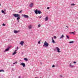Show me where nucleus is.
<instances>
[{"label":"nucleus","mask_w":78,"mask_h":78,"mask_svg":"<svg viewBox=\"0 0 78 78\" xmlns=\"http://www.w3.org/2000/svg\"><path fill=\"white\" fill-rule=\"evenodd\" d=\"M13 16H14L15 17H17V20H19L20 18V15L18 14H13Z\"/></svg>","instance_id":"f257e3e1"},{"label":"nucleus","mask_w":78,"mask_h":78,"mask_svg":"<svg viewBox=\"0 0 78 78\" xmlns=\"http://www.w3.org/2000/svg\"><path fill=\"white\" fill-rule=\"evenodd\" d=\"M49 45V44H48V43L46 41H45L44 43V45L43 46V47H44V46H45L46 47H48Z\"/></svg>","instance_id":"f03ea898"},{"label":"nucleus","mask_w":78,"mask_h":78,"mask_svg":"<svg viewBox=\"0 0 78 78\" xmlns=\"http://www.w3.org/2000/svg\"><path fill=\"white\" fill-rule=\"evenodd\" d=\"M11 48V46H8V48L6 49L4 51V52H5V51H8V50H9V48Z\"/></svg>","instance_id":"7ed1b4c3"},{"label":"nucleus","mask_w":78,"mask_h":78,"mask_svg":"<svg viewBox=\"0 0 78 78\" xmlns=\"http://www.w3.org/2000/svg\"><path fill=\"white\" fill-rule=\"evenodd\" d=\"M22 16L23 17H24L25 18H27V19L29 18V16L28 15H22Z\"/></svg>","instance_id":"20e7f679"},{"label":"nucleus","mask_w":78,"mask_h":78,"mask_svg":"<svg viewBox=\"0 0 78 78\" xmlns=\"http://www.w3.org/2000/svg\"><path fill=\"white\" fill-rule=\"evenodd\" d=\"M56 48L57 49L58 53H60V52H61V51H59L60 50V49L59 48L56 47Z\"/></svg>","instance_id":"39448f33"},{"label":"nucleus","mask_w":78,"mask_h":78,"mask_svg":"<svg viewBox=\"0 0 78 78\" xmlns=\"http://www.w3.org/2000/svg\"><path fill=\"white\" fill-rule=\"evenodd\" d=\"M20 65L21 66H23V67H25V64L23 62L21 63Z\"/></svg>","instance_id":"423d86ee"},{"label":"nucleus","mask_w":78,"mask_h":78,"mask_svg":"<svg viewBox=\"0 0 78 78\" xmlns=\"http://www.w3.org/2000/svg\"><path fill=\"white\" fill-rule=\"evenodd\" d=\"M19 32H20V30H14V33H19Z\"/></svg>","instance_id":"0eeeda50"},{"label":"nucleus","mask_w":78,"mask_h":78,"mask_svg":"<svg viewBox=\"0 0 78 78\" xmlns=\"http://www.w3.org/2000/svg\"><path fill=\"white\" fill-rule=\"evenodd\" d=\"M34 12L36 14H37L38 13V10L37 9L36 10H34Z\"/></svg>","instance_id":"6e6552de"},{"label":"nucleus","mask_w":78,"mask_h":78,"mask_svg":"<svg viewBox=\"0 0 78 78\" xmlns=\"http://www.w3.org/2000/svg\"><path fill=\"white\" fill-rule=\"evenodd\" d=\"M33 3H31V4H30L29 5V6L30 7V8H32L33 7Z\"/></svg>","instance_id":"1a4fd4ad"},{"label":"nucleus","mask_w":78,"mask_h":78,"mask_svg":"<svg viewBox=\"0 0 78 78\" xmlns=\"http://www.w3.org/2000/svg\"><path fill=\"white\" fill-rule=\"evenodd\" d=\"M52 39V42L53 44H55V43H56V42L55 41V40H53V37H51Z\"/></svg>","instance_id":"9d476101"},{"label":"nucleus","mask_w":78,"mask_h":78,"mask_svg":"<svg viewBox=\"0 0 78 78\" xmlns=\"http://www.w3.org/2000/svg\"><path fill=\"white\" fill-rule=\"evenodd\" d=\"M23 44H24V41H21L20 43V44L21 45H23Z\"/></svg>","instance_id":"9b49d317"},{"label":"nucleus","mask_w":78,"mask_h":78,"mask_svg":"<svg viewBox=\"0 0 78 78\" xmlns=\"http://www.w3.org/2000/svg\"><path fill=\"white\" fill-rule=\"evenodd\" d=\"M69 67H71V68H73L74 66L73 65H72V63H70L69 64Z\"/></svg>","instance_id":"f8f14e48"},{"label":"nucleus","mask_w":78,"mask_h":78,"mask_svg":"<svg viewBox=\"0 0 78 78\" xmlns=\"http://www.w3.org/2000/svg\"><path fill=\"white\" fill-rule=\"evenodd\" d=\"M41 13H42V12H41V11L38 10V14H41Z\"/></svg>","instance_id":"ddd939ff"},{"label":"nucleus","mask_w":78,"mask_h":78,"mask_svg":"<svg viewBox=\"0 0 78 78\" xmlns=\"http://www.w3.org/2000/svg\"><path fill=\"white\" fill-rule=\"evenodd\" d=\"M75 33V32H70L69 33V34H73L74 35H75V34L74 33Z\"/></svg>","instance_id":"4468645a"},{"label":"nucleus","mask_w":78,"mask_h":78,"mask_svg":"<svg viewBox=\"0 0 78 78\" xmlns=\"http://www.w3.org/2000/svg\"><path fill=\"white\" fill-rule=\"evenodd\" d=\"M16 53H17V52L15 51L14 52V53L12 54V55H16Z\"/></svg>","instance_id":"2eb2a0df"},{"label":"nucleus","mask_w":78,"mask_h":78,"mask_svg":"<svg viewBox=\"0 0 78 78\" xmlns=\"http://www.w3.org/2000/svg\"><path fill=\"white\" fill-rule=\"evenodd\" d=\"M24 59L25 61H28V60L27 58H25Z\"/></svg>","instance_id":"dca6fc26"},{"label":"nucleus","mask_w":78,"mask_h":78,"mask_svg":"<svg viewBox=\"0 0 78 78\" xmlns=\"http://www.w3.org/2000/svg\"><path fill=\"white\" fill-rule=\"evenodd\" d=\"M64 35L63 34H62L61 36V37H60V39H62V38H63V37H64Z\"/></svg>","instance_id":"f3484780"},{"label":"nucleus","mask_w":78,"mask_h":78,"mask_svg":"<svg viewBox=\"0 0 78 78\" xmlns=\"http://www.w3.org/2000/svg\"><path fill=\"white\" fill-rule=\"evenodd\" d=\"M45 19V20L46 21H47V20H48V16L46 17Z\"/></svg>","instance_id":"a211bd4d"},{"label":"nucleus","mask_w":78,"mask_h":78,"mask_svg":"<svg viewBox=\"0 0 78 78\" xmlns=\"http://www.w3.org/2000/svg\"><path fill=\"white\" fill-rule=\"evenodd\" d=\"M1 12L2 13H4V14H5V11L3 10H2Z\"/></svg>","instance_id":"6ab92c4d"},{"label":"nucleus","mask_w":78,"mask_h":78,"mask_svg":"<svg viewBox=\"0 0 78 78\" xmlns=\"http://www.w3.org/2000/svg\"><path fill=\"white\" fill-rule=\"evenodd\" d=\"M4 72V70L3 69L0 70V72Z\"/></svg>","instance_id":"aec40b11"},{"label":"nucleus","mask_w":78,"mask_h":78,"mask_svg":"<svg viewBox=\"0 0 78 78\" xmlns=\"http://www.w3.org/2000/svg\"><path fill=\"white\" fill-rule=\"evenodd\" d=\"M71 6H75V5L74 3L71 4L70 5Z\"/></svg>","instance_id":"412c9836"},{"label":"nucleus","mask_w":78,"mask_h":78,"mask_svg":"<svg viewBox=\"0 0 78 78\" xmlns=\"http://www.w3.org/2000/svg\"><path fill=\"white\" fill-rule=\"evenodd\" d=\"M41 40H40L38 42V43L39 44H41Z\"/></svg>","instance_id":"4be33fe9"},{"label":"nucleus","mask_w":78,"mask_h":78,"mask_svg":"<svg viewBox=\"0 0 78 78\" xmlns=\"http://www.w3.org/2000/svg\"><path fill=\"white\" fill-rule=\"evenodd\" d=\"M74 41H70L69 42V44H72L73 43Z\"/></svg>","instance_id":"5701e85b"},{"label":"nucleus","mask_w":78,"mask_h":78,"mask_svg":"<svg viewBox=\"0 0 78 78\" xmlns=\"http://www.w3.org/2000/svg\"><path fill=\"white\" fill-rule=\"evenodd\" d=\"M29 29H31V26L30 25L29 26Z\"/></svg>","instance_id":"b1692460"},{"label":"nucleus","mask_w":78,"mask_h":78,"mask_svg":"<svg viewBox=\"0 0 78 78\" xmlns=\"http://www.w3.org/2000/svg\"><path fill=\"white\" fill-rule=\"evenodd\" d=\"M17 62H15L13 63V64H17Z\"/></svg>","instance_id":"393cba45"},{"label":"nucleus","mask_w":78,"mask_h":78,"mask_svg":"<svg viewBox=\"0 0 78 78\" xmlns=\"http://www.w3.org/2000/svg\"><path fill=\"white\" fill-rule=\"evenodd\" d=\"M66 37L67 38V39H69V37L68 35H66Z\"/></svg>","instance_id":"a878e982"},{"label":"nucleus","mask_w":78,"mask_h":78,"mask_svg":"<svg viewBox=\"0 0 78 78\" xmlns=\"http://www.w3.org/2000/svg\"><path fill=\"white\" fill-rule=\"evenodd\" d=\"M22 12V10H21L19 12V13H21Z\"/></svg>","instance_id":"bb28decb"},{"label":"nucleus","mask_w":78,"mask_h":78,"mask_svg":"<svg viewBox=\"0 0 78 78\" xmlns=\"http://www.w3.org/2000/svg\"><path fill=\"white\" fill-rule=\"evenodd\" d=\"M38 27H41V24H39L38 25Z\"/></svg>","instance_id":"cd10ccee"},{"label":"nucleus","mask_w":78,"mask_h":78,"mask_svg":"<svg viewBox=\"0 0 78 78\" xmlns=\"http://www.w3.org/2000/svg\"><path fill=\"white\" fill-rule=\"evenodd\" d=\"M5 25H5V24L4 23H3L2 24V26H5Z\"/></svg>","instance_id":"c85d7f7f"},{"label":"nucleus","mask_w":78,"mask_h":78,"mask_svg":"<svg viewBox=\"0 0 78 78\" xmlns=\"http://www.w3.org/2000/svg\"><path fill=\"white\" fill-rule=\"evenodd\" d=\"M54 39H56V36H54Z\"/></svg>","instance_id":"c756f323"},{"label":"nucleus","mask_w":78,"mask_h":78,"mask_svg":"<svg viewBox=\"0 0 78 78\" xmlns=\"http://www.w3.org/2000/svg\"><path fill=\"white\" fill-rule=\"evenodd\" d=\"M47 9H50V7H48Z\"/></svg>","instance_id":"7c9ffc66"},{"label":"nucleus","mask_w":78,"mask_h":78,"mask_svg":"<svg viewBox=\"0 0 78 78\" xmlns=\"http://www.w3.org/2000/svg\"><path fill=\"white\" fill-rule=\"evenodd\" d=\"M74 64H76V62H73Z\"/></svg>","instance_id":"2f4dec72"},{"label":"nucleus","mask_w":78,"mask_h":78,"mask_svg":"<svg viewBox=\"0 0 78 78\" xmlns=\"http://www.w3.org/2000/svg\"><path fill=\"white\" fill-rule=\"evenodd\" d=\"M52 67H55V65H53L52 66Z\"/></svg>","instance_id":"473e14b6"},{"label":"nucleus","mask_w":78,"mask_h":78,"mask_svg":"<svg viewBox=\"0 0 78 78\" xmlns=\"http://www.w3.org/2000/svg\"><path fill=\"white\" fill-rule=\"evenodd\" d=\"M60 78H62V75H60Z\"/></svg>","instance_id":"72a5a7b5"},{"label":"nucleus","mask_w":78,"mask_h":78,"mask_svg":"<svg viewBox=\"0 0 78 78\" xmlns=\"http://www.w3.org/2000/svg\"><path fill=\"white\" fill-rule=\"evenodd\" d=\"M17 50H19V48L18 47H17Z\"/></svg>","instance_id":"f704fd0d"},{"label":"nucleus","mask_w":78,"mask_h":78,"mask_svg":"<svg viewBox=\"0 0 78 78\" xmlns=\"http://www.w3.org/2000/svg\"><path fill=\"white\" fill-rule=\"evenodd\" d=\"M12 71H14V68H13L12 69Z\"/></svg>","instance_id":"c9c22d12"},{"label":"nucleus","mask_w":78,"mask_h":78,"mask_svg":"<svg viewBox=\"0 0 78 78\" xmlns=\"http://www.w3.org/2000/svg\"><path fill=\"white\" fill-rule=\"evenodd\" d=\"M38 17H39V18H41L42 17V16H40V17H39V16H38Z\"/></svg>","instance_id":"e433bc0d"},{"label":"nucleus","mask_w":78,"mask_h":78,"mask_svg":"<svg viewBox=\"0 0 78 78\" xmlns=\"http://www.w3.org/2000/svg\"><path fill=\"white\" fill-rule=\"evenodd\" d=\"M40 63H41V65H42V62H41Z\"/></svg>","instance_id":"4c0bfd02"},{"label":"nucleus","mask_w":78,"mask_h":78,"mask_svg":"<svg viewBox=\"0 0 78 78\" xmlns=\"http://www.w3.org/2000/svg\"><path fill=\"white\" fill-rule=\"evenodd\" d=\"M19 78H21V77L20 76H19Z\"/></svg>","instance_id":"58836bf2"},{"label":"nucleus","mask_w":78,"mask_h":78,"mask_svg":"<svg viewBox=\"0 0 78 78\" xmlns=\"http://www.w3.org/2000/svg\"><path fill=\"white\" fill-rule=\"evenodd\" d=\"M22 55H23V52H22Z\"/></svg>","instance_id":"ea45409f"},{"label":"nucleus","mask_w":78,"mask_h":78,"mask_svg":"<svg viewBox=\"0 0 78 78\" xmlns=\"http://www.w3.org/2000/svg\"><path fill=\"white\" fill-rule=\"evenodd\" d=\"M17 51V50H15V51Z\"/></svg>","instance_id":"a19ab883"},{"label":"nucleus","mask_w":78,"mask_h":78,"mask_svg":"<svg viewBox=\"0 0 78 78\" xmlns=\"http://www.w3.org/2000/svg\"><path fill=\"white\" fill-rule=\"evenodd\" d=\"M66 27H67V28H69V27H68V26H66Z\"/></svg>","instance_id":"79ce46f5"},{"label":"nucleus","mask_w":78,"mask_h":78,"mask_svg":"<svg viewBox=\"0 0 78 78\" xmlns=\"http://www.w3.org/2000/svg\"><path fill=\"white\" fill-rule=\"evenodd\" d=\"M18 20V22H19V20Z\"/></svg>","instance_id":"37998d69"},{"label":"nucleus","mask_w":78,"mask_h":78,"mask_svg":"<svg viewBox=\"0 0 78 78\" xmlns=\"http://www.w3.org/2000/svg\"><path fill=\"white\" fill-rule=\"evenodd\" d=\"M4 11H6V9H5V10H4Z\"/></svg>","instance_id":"c03bdc74"},{"label":"nucleus","mask_w":78,"mask_h":78,"mask_svg":"<svg viewBox=\"0 0 78 78\" xmlns=\"http://www.w3.org/2000/svg\"><path fill=\"white\" fill-rule=\"evenodd\" d=\"M1 6V4H0V6Z\"/></svg>","instance_id":"a18cd8bd"},{"label":"nucleus","mask_w":78,"mask_h":78,"mask_svg":"<svg viewBox=\"0 0 78 78\" xmlns=\"http://www.w3.org/2000/svg\"><path fill=\"white\" fill-rule=\"evenodd\" d=\"M55 49H54V51H55Z\"/></svg>","instance_id":"49530a36"},{"label":"nucleus","mask_w":78,"mask_h":78,"mask_svg":"<svg viewBox=\"0 0 78 78\" xmlns=\"http://www.w3.org/2000/svg\"><path fill=\"white\" fill-rule=\"evenodd\" d=\"M22 78H23V77H22Z\"/></svg>","instance_id":"de8ad7c7"},{"label":"nucleus","mask_w":78,"mask_h":78,"mask_svg":"<svg viewBox=\"0 0 78 78\" xmlns=\"http://www.w3.org/2000/svg\"><path fill=\"white\" fill-rule=\"evenodd\" d=\"M35 78H37V77H35Z\"/></svg>","instance_id":"09e8293b"},{"label":"nucleus","mask_w":78,"mask_h":78,"mask_svg":"<svg viewBox=\"0 0 78 78\" xmlns=\"http://www.w3.org/2000/svg\"><path fill=\"white\" fill-rule=\"evenodd\" d=\"M26 46H27V45H26Z\"/></svg>","instance_id":"8fccbe9b"}]
</instances>
